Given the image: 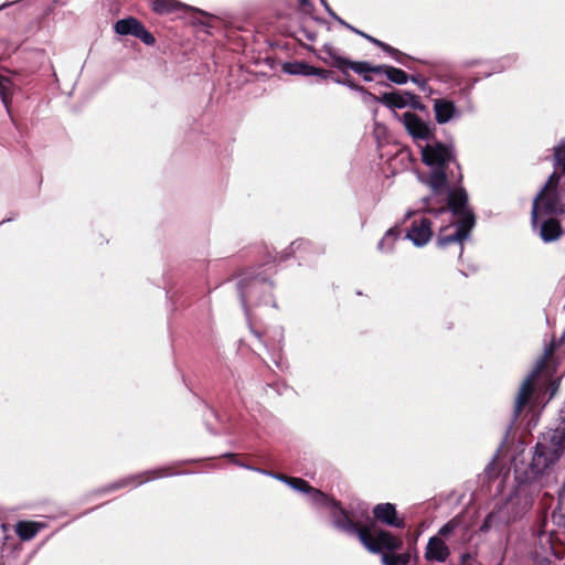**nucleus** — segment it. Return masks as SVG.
Segmentation results:
<instances>
[{"label": "nucleus", "mask_w": 565, "mask_h": 565, "mask_svg": "<svg viewBox=\"0 0 565 565\" xmlns=\"http://www.w3.org/2000/svg\"><path fill=\"white\" fill-rule=\"evenodd\" d=\"M420 152L423 162L431 169L428 175L419 178L422 183L430 190V193L423 198V203L434 206L444 204L462 189H450L451 184L456 185L462 179L454 148L433 140L422 147ZM441 206L444 205H439L438 209H443Z\"/></svg>", "instance_id": "f257e3e1"}, {"label": "nucleus", "mask_w": 565, "mask_h": 565, "mask_svg": "<svg viewBox=\"0 0 565 565\" xmlns=\"http://www.w3.org/2000/svg\"><path fill=\"white\" fill-rule=\"evenodd\" d=\"M440 204H424V211L431 214L435 218L446 216L448 225L439 226V235L437 245L441 248L454 244H461L468 236L475 225V215L468 207V194L461 189L456 196L449 198L444 203L443 209H438Z\"/></svg>", "instance_id": "f03ea898"}, {"label": "nucleus", "mask_w": 565, "mask_h": 565, "mask_svg": "<svg viewBox=\"0 0 565 565\" xmlns=\"http://www.w3.org/2000/svg\"><path fill=\"white\" fill-rule=\"evenodd\" d=\"M273 288L271 279L264 273L243 274L237 282V291L245 313L249 316L253 308L260 306L278 309Z\"/></svg>", "instance_id": "7ed1b4c3"}, {"label": "nucleus", "mask_w": 565, "mask_h": 565, "mask_svg": "<svg viewBox=\"0 0 565 565\" xmlns=\"http://www.w3.org/2000/svg\"><path fill=\"white\" fill-rule=\"evenodd\" d=\"M532 491L525 486L519 487L497 510L490 512L480 526L488 532L498 525H507L525 515L533 505Z\"/></svg>", "instance_id": "20e7f679"}, {"label": "nucleus", "mask_w": 565, "mask_h": 565, "mask_svg": "<svg viewBox=\"0 0 565 565\" xmlns=\"http://www.w3.org/2000/svg\"><path fill=\"white\" fill-rule=\"evenodd\" d=\"M565 424L544 433L537 441L530 471L534 476L548 473L564 452Z\"/></svg>", "instance_id": "39448f33"}, {"label": "nucleus", "mask_w": 565, "mask_h": 565, "mask_svg": "<svg viewBox=\"0 0 565 565\" xmlns=\"http://www.w3.org/2000/svg\"><path fill=\"white\" fill-rule=\"evenodd\" d=\"M285 484H288L296 491L305 492L313 504L329 507L331 509L332 523L337 529L349 534H355L359 539L360 532H365L366 527H358L348 512L339 507L338 502L329 499L320 490L310 487L303 479L285 476Z\"/></svg>", "instance_id": "423d86ee"}, {"label": "nucleus", "mask_w": 565, "mask_h": 565, "mask_svg": "<svg viewBox=\"0 0 565 565\" xmlns=\"http://www.w3.org/2000/svg\"><path fill=\"white\" fill-rule=\"evenodd\" d=\"M565 212L561 202V194L557 189H542L533 200L531 211V223L533 227L537 226L540 217L558 216Z\"/></svg>", "instance_id": "0eeeda50"}, {"label": "nucleus", "mask_w": 565, "mask_h": 565, "mask_svg": "<svg viewBox=\"0 0 565 565\" xmlns=\"http://www.w3.org/2000/svg\"><path fill=\"white\" fill-rule=\"evenodd\" d=\"M360 542L373 554H384V551L395 552L403 545L401 537L382 529H375L372 532L366 529L365 532H360Z\"/></svg>", "instance_id": "6e6552de"}, {"label": "nucleus", "mask_w": 565, "mask_h": 565, "mask_svg": "<svg viewBox=\"0 0 565 565\" xmlns=\"http://www.w3.org/2000/svg\"><path fill=\"white\" fill-rule=\"evenodd\" d=\"M553 350H554L553 347L545 349L544 356L537 361L535 369L523 381V383L520 387V391L516 395V398H515V404H514V409H513V420H516V418L520 416L523 407L529 402V399L533 393L534 381L537 377V375L542 372V370L544 369L546 359L553 353Z\"/></svg>", "instance_id": "1a4fd4ad"}, {"label": "nucleus", "mask_w": 565, "mask_h": 565, "mask_svg": "<svg viewBox=\"0 0 565 565\" xmlns=\"http://www.w3.org/2000/svg\"><path fill=\"white\" fill-rule=\"evenodd\" d=\"M174 475L173 472H169V468H158L145 472H140L137 475L127 476L121 478L118 481L109 483L107 487L100 490V492H110L116 491L121 488L130 487V486H141L150 480L159 479L168 476Z\"/></svg>", "instance_id": "9d476101"}, {"label": "nucleus", "mask_w": 565, "mask_h": 565, "mask_svg": "<svg viewBox=\"0 0 565 565\" xmlns=\"http://www.w3.org/2000/svg\"><path fill=\"white\" fill-rule=\"evenodd\" d=\"M323 51L328 54L330 57V64L341 71H344L345 68H351L358 74H365L367 72L382 74L383 67L381 65L377 66H371L367 62H352L349 61L340 55H338L332 46L324 45Z\"/></svg>", "instance_id": "9b49d317"}, {"label": "nucleus", "mask_w": 565, "mask_h": 565, "mask_svg": "<svg viewBox=\"0 0 565 565\" xmlns=\"http://www.w3.org/2000/svg\"><path fill=\"white\" fill-rule=\"evenodd\" d=\"M402 121L404 124L407 132L414 138L419 140L429 141L433 131L427 122H425L418 115L414 113H404L402 117Z\"/></svg>", "instance_id": "f8f14e48"}, {"label": "nucleus", "mask_w": 565, "mask_h": 565, "mask_svg": "<svg viewBox=\"0 0 565 565\" xmlns=\"http://www.w3.org/2000/svg\"><path fill=\"white\" fill-rule=\"evenodd\" d=\"M433 225V221L428 217H423L420 221H414L406 234V238L412 241L415 246H425L431 238Z\"/></svg>", "instance_id": "ddd939ff"}, {"label": "nucleus", "mask_w": 565, "mask_h": 565, "mask_svg": "<svg viewBox=\"0 0 565 565\" xmlns=\"http://www.w3.org/2000/svg\"><path fill=\"white\" fill-rule=\"evenodd\" d=\"M373 515L377 521L388 526L397 529H403L405 526L404 520L397 518L395 505L392 503L376 504L373 509Z\"/></svg>", "instance_id": "4468645a"}, {"label": "nucleus", "mask_w": 565, "mask_h": 565, "mask_svg": "<svg viewBox=\"0 0 565 565\" xmlns=\"http://www.w3.org/2000/svg\"><path fill=\"white\" fill-rule=\"evenodd\" d=\"M433 108L435 119L440 125L446 124L451 119L458 118L460 116V111L457 109L456 105L452 102L445 98L435 99Z\"/></svg>", "instance_id": "2eb2a0df"}, {"label": "nucleus", "mask_w": 565, "mask_h": 565, "mask_svg": "<svg viewBox=\"0 0 565 565\" xmlns=\"http://www.w3.org/2000/svg\"><path fill=\"white\" fill-rule=\"evenodd\" d=\"M450 555L449 547L438 536H431L426 545L425 557L427 561L444 563Z\"/></svg>", "instance_id": "dca6fc26"}, {"label": "nucleus", "mask_w": 565, "mask_h": 565, "mask_svg": "<svg viewBox=\"0 0 565 565\" xmlns=\"http://www.w3.org/2000/svg\"><path fill=\"white\" fill-rule=\"evenodd\" d=\"M539 234L543 242L550 243L557 241L562 236L563 230L555 216H548L542 222Z\"/></svg>", "instance_id": "f3484780"}, {"label": "nucleus", "mask_w": 565, "mask_h": 565, "mask_svg": "<svg viewBox=\"0 0 565 565\" xmlns=\"http://www.w3.org/2000/svg\"><path fill=\"white\" fill-rule=\"evenodd\" d=\"M414 97L411 93H384L381 97L374 96L373 98L390 108H404Z\"/></svg>", "instance_id": "a211bd4d"}, {"label": "nucleus", "mask_w": 565, "mask_h": 565, "mask_svg": "<svg viewBox=\"0 0 565 565\" xmlns=\"http://www.w3.org/2000/svg\"><path fill=\"white\" fill-rule=\"evenodd\" d=\"M14 84L12 81L0 74V99L9 116H11L10 105L12 100Z\"/></svg>", "instance_id": "6ab92c4d"}, {"label": "nucleus", "mask_w": 565, "mask_h": 565, "mask_svg": "<svg viewBox=\"0 0 565 565\" xmlns=\"http://www.w3.org/2000/svg\"><path fill=\"white\" fill-rule=\"evenodd\" d=\"M151 9L157 14H169L171 12L178 11L182 8H186L185 4L178 0H152L151 1Z\"/></svg>", "instance_id": "aec40b11"}, {"label": "nucleus", "mask_w": 565, "mask_h": 565, "mask_svg": "<svg viewBox=\"0 0 565 565\" xmlns=\"http://www.w3.org/2000/svg\"><path fill=\"white\" fill-rule=\"evenodd\" d=\"M41 529V525L36 522L20 521L15 525V533L23 541L32 540Z\"/></svg>", "instance_id": "412c9836"}, {"label": "nucleus", "mask_w": 565, "mask_h": 565, "mask_svg": "<svg viewBox=\"0 0 565 565\" xmlns=\"http://www.w3.org/2000/svg\"><path fill=\"white\" fill-rule=\"evenodd\" d=\"M140 21H138L136 18L129 17L126 19L118 20L115 25V32L119 35H134L137 32V29L140 25Z\"/></svg>", "instance_id": "4be33fe9"}, {"label": "nucleus", "mask_w": 565, "mask_h": 565, "mask_svg": "<svg viewBox=\"0 0 565 565\" xmlns=\"http://www.w3.org/2000/svg\"><path fill=\"white\" fill-rule=\"evenodd\" d=\"M383 67L382 73L386 75V77L398 85L406 84L408 81V75L401 68H396L388 65H381Z\"/></svg>", "instance_id": "5701e85b"}, {"label": "nucleus", "mask_w": 565, "mask_h": 565, "mask_svg": "<svg viewBox=\"0 0 565 565\" xmlns=\"http://www.w3.org/2000/svg\"><path fill=\"white\" fill-rule=\"evenodd\" d=\"M399 232L397 228H390L386 231L383 238L379 242L377 248L381 252H390L392 250L394 243L397 241Z\"/></svg>", "instance_id": "b1692460"}, {"label": "nucleus", "mask_w": 565, "mask_h": 565, "mask_svg": "<svg viewBox=\"0 0 565 565\" xmlns=\"http://www.w3.org/2000/svg\"><path fill=\"white\" fill-rule=\"evenodd\" d=\"M224 457H227V458H231L233 463H235L236 466H239L242 468H245V469H248V470H253V471H256V472H259L262 475H266V476H269L271 478H275L276 480L278 481H282V472H271V471H268L266 469H262V468H256V467H253V466H249V465H246L244 462H241V461H237L235 459V455L234 454H231V452H227L224 455Z\"/></svg>", "instance_id": "393cba45"}, {"label": "nucleus", "mask_w": 565, "mask_h": 565, "mask_svg": "<svg viewBox=\"0 0 565 565\" xmlns=\"http://www.w3.org/2000/svg\"><path fill=\"white\" fill-rule=\"evenodd\" d=\"M313 72L315 67L305 63H285V73L310 76Z\"/></svg>", "instance_id": "a878e982"}, {"label": "nucleus", "mask_w": 565, "mask_h": 565, "mask_svg": "<svg viewBox=\"0 0 565 565\" xmlns=\"http://www.w3.org/2000/svg\"><path fill=\"white\" fill-rule=\"evenodd\" d=\"M462 524V516L456 515L451 520H449L446 524H444L438 531V537L447 539L457 529H459Z\"/></svg>", "instance_id": "bb28decb"}, {"label": "nucleus", "mask_w": 565, "mask_h": 565, "mask_svg": "<svg viewBox=\"0 0 565 565\" xmlns=\"http://www.w3.org/2000/svg\"><path fill=\"white\" fill-rule=\"evenodd\" d=\"M135 36L141 40L146 45H153L156 43L153 34L149 32L142 23H140L137 29Z\"/></svg>", "instance_id": "cd10ccee"}, {"label": "nucleus", "mask_w": 565, "mask_h": 565, "mask_svg": "<svg viewBox=\"0 0 565 565\" xmlns=\"http://www.w3.org/2000/svg\"><path fill=\"white\" fill-rule=\"evenodd\" d=\"M555 164L561 167L565 173V141L554 148Z\"/></svg>", "instance_id": "c85d7f7f"}, {"label": "nucleus", "mask_w": 565, "mask_h": 565, "mask_svg": "<svg viewBox=\"0 0 565 565\" xmlns=\"http://www.w3.org/2000/svg\"><path fill=\"white\" fill-rule=\"evenodd\" d=\"M380 49H382L384 52L388 53L392 57H394L397 62H401V56L403 55L402 52H399L397 49L380 41L377 44Z\"/></svg>", "instance_id": "c756f323"}, {"label": "nucleus", "mask_w": 565, "mask_h": 565, "mask_svg": "<svg viewBox=\"0 0 565 565\" xmlns=\"http://www.w3.org/2000/svg\"><path fill=\"white\" fill-rule=\"evenodd\" d=\"M380 49H382L384 52L388 53L392 57H394L397 62H401V56L403 55L402 52H399L397 49L380 41L377 44Z\"/></svg>", "instance_id": "7c9ffc66"}, {"label": "nucleus", "mask_w": 565, "mask_h": 565, "mask_svg": "<svg viewBox=\"0 0 565 565\" xmlns=\"http://www.w3.org/2000/svg\"><path fill=\"white\" fill-rule=\"evenodd\" d=\"M380 49H382L384 52L388 53L392 57H394L397 62H401V56L403 55L402 52H399L397 49L380 41L377 44Z\"/></svg>", "instance_id": "2f4dec72"}, {"label": "nucleus", "mask_w": 565, "mask_h": 565, "mask_svg": "<svg viewBox=\"0 0 565 565\" xmlns=\"http://www.w3.org/2000/svg\"><path fill=\"white\" fill-rule=\"evenodd\" d=\"M337 83H341V84H344L347 85L349 88L351 89H354V90H358L360 93H362L363 95H365L366 97H374V95H372L371 93L366 92L362 86H359L356 84H354L353 82L351 81H347V82H341L339 79L335 81Z\"/></svg>", "instance_id": "473e14b6"}, {"label": "nucleus", "mask_w": 565, "mask_h": 565, "mask_svg": "<svg viewBox=\"0 0 565 565\" xmlns=\"http://www.w3.org/2000/svg\"><path fill=\"white\" fill-rule=\"evenodd\" d=\"M558 180H559V177L557 175V173L553 172L542 189H546V190L557 189Z\"/></svg>", "instance_id": "72a5a7b5"}, {"label": "nucleus", "mask_w": 565, "mask_h": 565, "mask_svg": "<svg viewBox=\"0 0 565 565\" xmlns=\"http://www.w3.org/2000/svg\"><path fill=\"white\" fill-rule=\"evenodd\" d=\"M399 565H407L411 562L409 553H401L391 555Z\"/></svg>", "instance_id": "f704fd0d"}, {"label": "nucleus", "mask_w": 565, "mask_h": 565, "mask_svg": "<svg viewBox=\"0 0 565 565\" xmlns=\"http://www.w3.org/2000/svg\"><path fill=\"white\" fill-rule=\"evenodd\" d=\"M312 75H317V76H320V77L327 79V78H330L332 76V72L315 67V72H313Z\"/></svg>", "instance_id": "c9c22d12"}, {"label": "nucleus", "mask_w": 565, "mask_h": 565, "mask_svg": "<svg viewBox=\"0 0 565 565\" xmlns=\"http://www.w3.org/2000/svg\"><path fill=\"white\" fill-rule=\"evenodd\" d=\"M383 565H399L391 555L382 554L381 558Z\"/></svg>", "instance_id": "e433bc0d"}, {"label": "nucleus", "mask_w": 565, "mask_h": 565, "mask_svg": "<svg viewBox=\"0 0 565 565\" xmlns=\"http://www.w3.org/2000/svg\"><path fill=\"white\" fill-rule=\"evenodd\" d=\"M359 35H361L362 38L366 39L369 42L373 43L376 46L380 43V40L369 35V34H366L364 32H359Z\"/></svg>", "instance_id": "4c0bfd02"}, {"label": "nucleus", "mask_w": 565, "mask_h": 565, "mask_svg": "<svg viewBox=\"0 0 565 565\" xmlns=\"http://www.w3.org/2000/svg\"><path fill=\"white\" fill-rule=\"evenodd\" d=\"M322 6L324 7V9L327 10V12L331 15V17H335V13L331 10V8L329 7L327 0H320Z\"/></svg>", "instance_id": "58836bf2"}, {"label": "nucleus", "mask_w": 565, "mask_h": 565, "mask_svg": "<svg viewBox=\"0 0 565 565\" xmlns=\"http://www.w3.org/2000/svg\"><path fill=\"white\" fill-rule=\"evenodd\" d=\"M299 1V4L300 7L305 10V11H308L309 7H311L309 0H298Z\"/></svg>", "instance_id": "ea45409f"}, {"label": "nucleus", "mask_w": 565, "mask_h": 565, "mask_svg": "<svg viewBox=\"0 0 565 565\" xmlns=\"http://www.w3.org/2000/svg\"><path fill=\"white\" fill-rule=\"evenodd\" d=\"M345 28H348L349 30L353 31L356 34H359V32H361L360 30L355 29L354 26H352L350 24H345Z\"/></svg>", "instance_id": "a19ab883"}, {"label": "nucleus", "mask_w": 565, "mask_h": 565, "mask_svg": "<svg viewBox=\"0 0 565 565\" xmlns=\"http://www.w3.org/2000/svg\"><path fill=\"white\" fill-rule=\"evenodd\" d=\"M333 19H335L340 24L344 25L348 24L345 21H343L341 18H339L337 14L335 17H332Z\"/></svg>", "instance_id": "79ce46f5"}, {"label": "nucleus", "mask_w": 565, "mask_h": 565, "mask_svg": "<svg viewBox=\"0 0 565 565\" xmlns=\"http://www.w3.org/2000/svg\"><path fill=\"white\" fill-rule=\"evenodd\" d=\"M556 384L553 385V390H552V393H554L556 391Z\"/></svg>", "instance_id": "37998d69"}, {"label": "nucleus", "mask_w": 565, "mask_h": 565, "mask_svg": "<svg viewBox=\"0 0 565 565\" xmlns=\"http://www.w3.org/2000/svg\"><path fill=\"white\" fill-rule=\"evenodd\" d=\"M274 362H275L276 366L279 367V362L276 360H274Z\"/></svg>", "instance_id": "c03bdc74"}]
</instances>
